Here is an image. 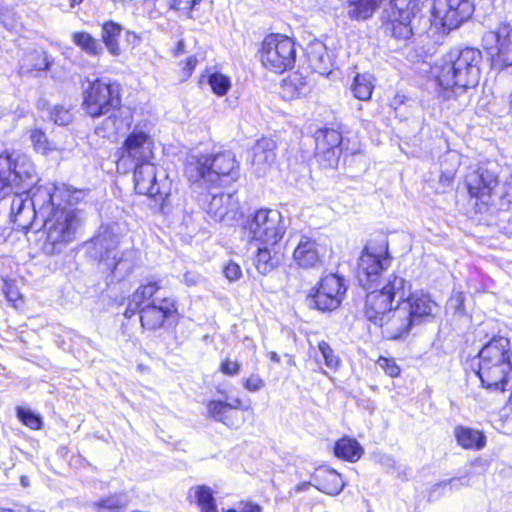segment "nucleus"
<instances>
[{
    "mask_svg": "<svg viewBox=\"0 0 512 512\" xmlns=\"http://www.w3.org/2000/svg\"><path fill=\"white\" fill-rule=\"evenodd\" d=\"M318 349L322 354L325 365L331 370H336L339 367L340 359L335 355L330 345L325 341H321L318 344Z\"/></svg>",
    "mask_w": 512,
    "mask_h": 512,
    "instance_id": "44",
    "label": "nucleus"
},
{
    "mask_svg": "<svg viewBox=\"0 0 512 512\" xmlns=\"http://www.w3.org/2000/svg\"><path fill=\"white\" fill-rule=\"evenodd\" d=\"M128 505L126 494H115L93 504L96 512H122Z\"/></svg>",
    "mask_w": 512,
    "mask_h": 512,
    "instance_id": "39",
    "label": "nucleus"
},
{
    "mask_svg": "<svg viewBox=\"0 0 512 512\" xmlns=\"http://www.w3.org/2000/svg\"><path fill=\"white\" fill-rule=\"evenodd\" d=\"M422 0H391L387 10L392 35L407 40L413 35L412 21L420 11Z\"/></svg>",
    "mask_w": 512,
    "mask_h": 512,
    "instance_id": "14",
    "label": "nucleus"
},
{
    "mask_svg": "<svg viewBox=\"0 0 512 512\" xmlns=\"http://www.w3.org/2000/svg\"><path fill=\"white\" fill-rule=\"evenodd\" d=\"M243 386L249 392H257L265 386V382L259 375L252 374L244 380Z\"/></svg>",
    "mask_w": 512,
    "mask_h": 512,
    "instance_id": "49",
    "label": "nucleus"
},
{
    "mask_svg": "<svg viewBox=\"0 0 512 512\" xmlns=\"http://www.w3.org/2000/svg\"><path fill=\"white\" fill-rule=\"evenodd\" d=\"M228 409H242L246 410L247 407L243 406V402L240 398H228L225 396V400H211L207 404V411L209 415L216 421L227 424L226 412Z\"/></svg>",
    "mask_w": 512,
    "mask_h": 512,
    "instance_id": "31",
    "label": "nucleus"
},
{
    "mask_svg": "<svg viewBox=\"0 0 512 512\" xmlns=\"http://www.w3.org/2000/svg\"><path fill=\"white\" fill-rule=\"evenodd\" d=\"M498 183L496 165L492 163L480 165L476 170L469 172L465 178L470 197L482 204H488Z\"/></svg>",
    "mask_w": 512,
    "mask_h": 512,
    "instance_id": "15",
    "label": "nucleus"
},
{
    "mask_svg": "<svg viewBox=\"0 0 512 512\" xmlns=\"http://www.w3.org/2000/svg\"><path fill=\"white\" fill-rule=\"evenodd\" d=\"M456 301H457L456 309L458 311H462L463 305H464V296L461 293H458L456 296Z\"/></svg>",
    "mask_w": 512,
    "mask_h": 512,
    "instance_id": "58",
    "label": "nucleus"
},
{
    "mask_svg": "<svg viewBox=\"0 0 512 512\" xmlns=\"http://www.w3.org/2000/svg\"><path fill=\"white\" fill-rule=\"evenodd\" d=\"M293 259L302 268H314L320 263V250L318 243L302 235L293 252Z\"/></svg>",
    "mask_w": 512,
    "mask_h": 512,
    "instance_id": "25",
    "label": "nucleus"
},
{
    "mask_svg": "<svg viewBox=\"0 0 512 512\" xmlns=\"http://www.w3.org/2000/svg\"><path fill=\"white\" fill-rule=\"evenodd\" d=\"M72 41L82 52L91 57H98L103 53V47L99 40L88 32L80 31L73 33Z\"/></svg>",
    "mask_w": 512,
    "mask_h": 512,
    "instance_id": "37",
    "label": "nucleus"
},
{
    "mask_svg": "<svg viewBox=\"0 0 512 512\" xmlns=\"http://www.w3.org/2000/svg\"><path fill=\"white\" fill-rule=\"evenodd\" d=\"M390 264L386 246H366L359 257L357 278L364 289H372L366 295L364 313L374 324L381 321L394 308L393 303L398 304L412 288L408 280L395 274L380 280L381 272Z\"/></svg>",
    "mask_w": 512,
    "mask_h": 512,
    "instance_id": "1",
    "label": "nucleus"
},
{
    "mask_svg": "<svg viewBox=\"0 0 512 512\" xmlns=\"http://www.w3.org/2000/svg\"><path fill=\"white\" fill-rule=\"evenodd\" d=\"M30 139H31L36 151L44 154L48 150H51V147L49 146V142L46 138V135L41 130H38V129L32 130L31 134H30Z\"/></svg>",
    "mask_w": 512,
    "mask_h": 512,
    "instance_id": "45",
    "label": "nucleus"
},
{
    "mask_svg": "<svg viewBox=\"0 0 512 512\" xmlns=\"http://www.w3.org/2000/svg\"><path fill=\"white\" fill-rule=\"evenodd\" d=\"M297 49L293 39L282 34L266 36L259 49L262 66L276 74H281L294 67Z\"/></svg>",
    "mask_w": 512,
    "mask_h": 512,
    "instance_id": "10",
    "label": "nucleus"
},
{
    "mask_svg": "<svg viewBox=\"0 0 512 512\" xmlns=\"http://www.w3.org/2000/svg\"><path fill=\"white\" fill-rule=\"evenodd\" d=\"M183 48H184V43L183 41H179L178 44H177V48L174 52V55L175 56H179L180 54L183 53Z\"/></svg>",
    "mask_w": 512,
    "mask_h": 512,
    "instance_id": "59",
    "label": "nucleus"
},
{
    "mask_svg": "<svg viewBox=\"0 0 512 512\" xmlns=\"http://www.w3.org/2000/svg\"><path fill=\"white\" fill-rule=\"evenodd\" d=\"M36 178L34 164L27 155L18 151L0 154V198L30 186Z\"/></svg>",
    "mask_w": 512,
    "mask_h": 512,
    "instance_id": "6",
    "label": "nucleus"
},
{
    "mask_svg": "<svg viewBox=\"0 0 512 512\" xmlns=\"http://www.w3.org/2000/svg\"><path fill=\"white\" fill-rule=\"evenodd\" d=\"M208 215L215 221L234 220L239 211L238 199L233 194L213 195L206 209Z\"/></svg>",
    "mask_w": 512,
    "mask_h": 512,
    "instance_id": "24",
    "label": "nucleus"
},
{
    "mask_svg": "<svg viewBox=\"0 0 512 512\" xmlns=\"http://www.w3.org/2000/svg\"><path fill=\"white\" fill-rule=\"evenodd\" d=\"M269 356H270V360L273 362L278 363L280 361V358L276 352H270Z\"/></svg>",
    "mask_w": 512,
    "mask_h": 512,
    "instance_id": "61",
    "label": "nucleus"
},
{
    "mask_svg": "<svg viewBox=\"0 0 512 512\" xmlns=\"http://www.w3.org/2000/svg\"><path fill=\"white\" fill-rule=\"evenodd\" d=\"M241 364L229 358L224 359L220 364V372L227 376H236L240 373Z\"/></svg>",
    "mask_w": 512,
    "mask_h": 512,
    "instance_id": "47",
    "label": "nucleus"
},
{
    "mask_svg": "<svg viewBox=\"0 0 512 512\" xmlns=\"http://www.w3.org/2000/svg\"><path fill=\"white\" fill-rule=\"evenodd\" d=\"M121 32V25L113 21H107L102 26V41L108 52L114 57L121 54V48L119 45Z\"/></svg>",
    "mask_w": 512,
    "mask_h": 512,
    "instance_id": "33",
    "label": "nucleus"
},
{
    "mask_svg": "<svg viewBox=\"0 0 512 512\" xmlns=\"http://www.w3.org/2000/svg\"><path fill=\"white\" fill-rule=\"evenodd\" d=\"M274 246L258 245L254 264L259 273L266 275L274 270L278 264L276 253H273Z\"/></svg>",
    "mask_w": 512,
    "mask_h": 512,
    "instance_id": "35",
    "label": "nucleus"
},
{
    "mask_svg": "<svg viewBox=\"0 0 512 512\" xmlns=\"http://www.w3.org/2000/svg\"><path fill=\"white\" fill-rule=\"evenodd\" d=\"M200 279H201L200 275H198L197 273H193V272H186L183 276V282L187 286L197 285L200 282Z\"/></svg>",
    "mask_w": 512,
    "mask_h": 512,
    "instance_id": "54",
    "label": "nucleus"
},
{
    "mask_svg": "<svg viewBox=\"0 0 512 512\" xmlns=\"http://www.w3.org/2000/svg\"><path fill=\"white\" fill-rule=\"evenodd\" d=\"M382 333L389 339H399L407 334L412 326L416 325L404 306L399 302L393 309L384 315L381 321H377Z\"/></svg>",
    "mask_w": 512,
    "mask_h": 512,
    "instance_id": "21",
    "label": "nucleus"
},
{
    "mask_svg": "<svg viewBox=\"0 0 512 512\" xmlns=\"http://www.w3.org/2000/svg\"><path fill=\"white\" fill-rule=\"evenodd\" d=\"M401 304L406 308L407 312L411 314V319L417 325L422 321L433 316L437 304L431 299L430 295L423 291L411 292L400 299Z\"/></svg>",
    "mask_w": 512,
    "mask_h": 512,
    "instance_id": "23",
    "label": "nucleus"
},
{
    "mask_svg": "<svg viewBox=\"0 0 512 512\" xmlns=\"http://www.w3.org/2000/svg\"><path fill=\"white\" fill-rule=\"evenodd\" d=\"M50 66L48 55L42 50H33L24 55L21 61L20 70L23 73L33 71H44Z\"/></svg>",
    "mask_w": 512,
    "mask_h": 512,
    "instance_id": "36",
    "label": "nucleus"
},
{
    "mask_svg": "<svg viewBox=\"0 0 512 512\" xmlns=\"http://www.w3.org/2000/svg\"><path fill=\"white\" fill-rule=\"evenodd\" d=\"M288 219L277 209L261 208L247 217L243 231L250 243L275 246L284 237Z\"/></svg>",
    "mask_w": 512,
    "mask_h": 512,
    "instance_id": "5",
    "label": "nucleus"
},
{
    "mask_svg": "<svg viewBox=\"0 0 512 512\" xmlns=\"http://www.w3.org/2000/svg\"><path fill=\"white\" fill-rule=\"evenodd\" d=\"M194 497L202 512H216L213 491L206 486H198L194 490Z\"/></svg>",
    "mask_w": 512,
    "mask_h": 512,
    "instance_id": "41",
    "label": "nucleus"
},
{
    "mask_svg": "<svg viewBox=\"0 0 512 512\" xmlns=\"http://www.w3.org/2000/svg\"><path fill=\"white\" fill-rule=\"evenodd\" d=\"M118 243V236L109 227H101L92 240V253L99 256L100 261L106 264L115 279L122 280L133 270L134 252H119Z\"/></svg>",
    "mask_w": 512,
    "mask_h": 512,
    "instance_id": "7",
    "label": "nucleus"
},
{
    "mask_svg": "<svg viewBox=\"0 0 512 512\" xmlns=\"http://www.w3.org/2000/svg\"><path fill=\"white\" fill-rule=\"evenodd\" d=\"M307 58L311 68L321 75L328 74L331 60L325 44L319 40L312 41L307 46Z\"/></svg>",
    "mask_w": 512,
    "mask_h": 512,
    "instance_id": "29",
    "label": "nucleus"
},
{
    "mask_svg": "<svg viewBox=\"0 0 512 512\" xmlns=\"http://www.w3.org/2000/svg\"><path fill=\"white\" fill-rule=\"evenodd\" d=\"M377 365L385 372L386 375L392 378L400 376L401 370L394 359L379 357Z\"/></svg>",
    "mask_w": 512,
    "mask_h": 512,
    "instance_id": "46",
    "label": "nucleus"
},
{
    "mask_svg": "<svg viewBox=\"0 0 512 512\" xmlns=\"http://www.w3.org/2000/svg\"><path fill=\"white\" fill-rule=\"evenodd\" d=\"M346 289L345 280L341 276L336 274L324 276L314 296L317 308L322 311L338 308Z\"/></svg>",
    "mask_w": 512,
    "mask_h": 512,
    "instance_id": "19",
    "label": "nucleus"
},
{
    "mask_svg": "<svg viewBox=\"0 0 512 512\" xmlns=\"http://www.w3.org/2000/svg\"><path fill=\"white\" fill-rule=\"evenodd\" d=\"M176 312L177 306L173 298H155L140 309L141 325L145 329L156 330Z\"/></svg>",
    "mask_w": 512,
    "mask_h": 512,
    "instance_id": "20",
    "label": "nucleus"
},
{
    "mask_svg": "<svg viewBox=\"0 0 512 512\" xmlns=\"http://www.w3.org/2000/svg\"><path fill=\"white\" fill-rule=\"evenodd\" d=\"M276 143L270 138L258 140L252 148V165L259 171H264L276 158Z\"/></svg>",
    "mask_w": 512,
    "mask_h": 512,
    "instance_id": "28",
    "label": "nucleus"
},
{
    "mask_svg": "<svg viewBox=\"0 0 512 512\" xmlns=\"http://www.w3.org/2000/svg\"><path fill=\"white\" fill-rule=\"evenodd\" d=\"M374 89V79L368 73L356 74L351 84V91L355 98L361 101H368Z\"/></svg>",
    "mask_w": 512,
    "mask_h": 512,
    "instance_id": "38",
    "label": "nucleus"
},
{
    "mask_svg": "<svg viewBox=\"0 0 512 512\" xmlns=\"http://www.w3.org/2000/svg\"><path fill=\"white\" fill-rule=\"evenodd\" d=\"M463 484V479H451L448 482H444L443 486H450L451 488H458L460 485Z\"/></svg>",
    "mask_w": 512,
    "mask_h": 512,
    "instance_id": "57",
    "label": "nucleus"
},
{
    "mask_svg": "<svg viewBox=\"0 0 512 512\" xmlns=\"http://www.w3.org/2000/svg\"><path fill=\"white\" fill-rule=\"evenodd\" d=\"M197 58L195 56H190L188 57L184 64H183V73L186 77H189L191 76V74L193 73L196 65H197Z\"/></svg>",
    "mask_w": 512,
    "mask_h": 512,
    "instance_id": "53",
    "label": "nucleus"
},
{
    "mask_svg": "<svg viewBox=\"0 0 512 512\" xmlns=\"http://www.w3.org/2000/svg\"><path fill=\"white\" fill-rule=\"evenodd\" d=\"M30 203L36 212V217L44 220L50 216L57 207H61L59 200L64 199L69 204L72 203L69 191L64 187H57L55 185L39 186L34 190L28 192Z\"/></svg>",
    "mask_w": 512,
    "mask_h": 512,
    "instance_id": "18",
    "label": "nucleus"
},
{
    "mask_svg": "<svg viewBox=\"0 0 512 512\" xmlns=\"http://www.w3.org/2000/svg\"><path fill=\"white\" fill-rule=\"evenodd\" d=\"M134 187L138 194L160 201L161 211H165L171 193L172 182L166 171L150 161L133 168Z\"/></svg>",
    "mask_w": 512,
    "mask_h": 512,
    "instance_id": "9",
    "label": "nucleus"
},
{
    "mask_svg": "<svg viewBox=\"0 0 512 512\" xmlns=\"http://www.w3.org/2000/svg\"><path fill=\"white\" fill-rule=\"evenodd\" d=\"M224 275L230 281H237L242 276V270L240 266L235 262H229L224 267Z\"/></svg>",
    "mask_w": 512,
    "mask_h": 512,
    "instance_id": "51",
    "label": "nucleus"
},
{
    "mask_svg": "<svg viewBox=\"0 0 512 512\" xmlns=\"http://www.w3.org/2000/svg\"><path fill=\"white\" fill-rule=\"evenodd\" d=\"M208 83L212 91L218 96H224L231 88V80L222 73H212L209 75Z\"/></svg>",
    "mask_w": 512,
    "mask_h": 512,
    "instance_id": "42",
    "label": "nucleus"
},
{
    "mask_svg": "<svg viewBox=\"0 0 512 512\" xmlns=\"http://www.w3.org/2000/svg\"><path fill=\"white\" fill-rule=\"evenodd\" d=\"M160 289V281H148L146 284L140 285L131 296L132 304L143 307Z\"/></svg>",
    "mask_w": 512,
    "mask_h": 512,
    "instance_id": "40",
    "label": "nucleus"
},
{
    "mask_svg": "<svg viewBox=\"0 0 512 512\" xmlns=\"http://www.w3.org/2000/svg\"><path fill=\"white\" fill-rule=\"evenodd\" d=\"M21 483H22L23 486H27L28 485L27 484V477H22L21 478Z\"/></svg>",
    "mask_w": 512,
    "mask_h": 512,
    "instance_id": "63",
    "label": "nucleus"
},
{
    "mask_svg": "<svg viewBox=\"0 0 512 512\" xmlns=\"http://www.w3.org/2000/svg\"><path fill=\"white\" fill-rule=\"evenodd\" d=\"M121 100L118 85L103 79L89 82L84 91L83 106L88 115L93 118L109 113L120 106Z\"/></svg>",
    "mask_w": 512,
    "mask_h": 512,
    "instance_id": "11",
    "label": "nucleus"
},
{
    "mask_svg": "<svg viewBox=\"0 0 512 512\" xmlns=\"http://www.w3.org/2000/svg\"><path fill=\"white\" fill-rule=\"evenodd\" d=\"M471 0H434L432 14L448 30L458 28L473 14Z\"/></svg>",
    "mask_w": 512,
    "mask_h": 512,
    "instance_id": "16",
    "label": "nucleus"
},
{
    "mask_svg": "<svg viewBox=\"0 0 512 512\" xmlns=\"http://www.w3.org/2000/svg\"><path fill=\"white\" fill-rule=\"evenodd\" d=\"M51 118L58 125H66L71 121V114L62 107H55L51 112Z\"/></svg>",
    "mask_w": 512,
    "mask_h": 512,
    "instance_id": "50",
    "label": "nucleus"
},
{
    "mask_svg": "<svg viewBox=\"0 0 512 512\" xmlns=\"http://www.w3.org/2000/svg\"><path fill=\"white\" fill-rule=\"evenodd\" d=\"M453 434L457 444L465 450L480 451L486 446V436L480 430L458 425Z\"/></svg>",
    "mask_w": 512,
    "mask_h": 512,
    "instance_id": "27",
    "label": "nucleus"
},
{
    "mask_svg": "<svg viewBox=\"0 0 512 512\" xmlns=\"http://www.w3.org/2000/svg\"><path fill=\"white\" fill-rule=\"evenodd\" d=\"M142 308L141 305H135V304H132V298L130 299V302L128 304V307L127 309L125 310L124 312V316L126 318H131L137 311L140 312V309Z\"/></svg>",
    "mask_w": 512,
    "mask_h": 512,
    "instance_id": "55",
    "label": "nucleus"
},
{
    "mask_svg": "<svg viewBox=\"0 0 512 512\" xmlns=\"http://www.w3.org/2000/svg\"><path fill=\"white\" fill-rule=\"evenodd\" d=\"M310 84L300 73H293L284 79L281 85V95L285 100H293L310 92Z\"/></svg>",
    "mask_w": 512,
    "mask_h": 512,
    "instance_id": "30",
    "label": "nucleus"
},
{
    "mask_svg": "<svg viewBox=\"0 0 512 512\" xmlns=\"http://www.w3.org/2000/svg\"><path fill=\"white\" fill-rule=\"evenodd\" d=\"M481 58L479 50L465 48L451 51L437 61L431 74L438 85V97L449 101L462 95L467 88L475 87L480 78Z\"/></svg>",
    "mask_w": 512,
    "mask_h": 512,
    "instance_id": "2",
    "label": "nucleus"
},
{
    "mask_svg": "<svg viewBox=\"0 0 512 512\" xmlns=\"http://www.w3.org/2000/svg\"><path fill=\"white\" fill-rule=\"evenodd\" d=\"M42 221L46 232L44 249L51 254L61 252L72 243L80 226L78 213L67 207H57Z\"/></svg>",
    "mask_w": 512,
    "mask_h": 512,
    "instance_id": "8",
    "label": "nucleus"
},
{
    "mask_svg": "<svg viewBox=\"0 0 512 512\" xmlns=\"http://www.w3.org/2000/svg\"><path fill=\"white\" fill-rule=\"evenodd\" d=\"M483 47L494 69L512 67V25L501 22L495 29L487 31L483 35Z\"/></svg>",
    "mask_w": 512,
    "mask_h": 512,
    "instance_id": "12",
    "label": "nucleus"
},
{
    "mask_svg": "<svg viewBox=\"0 0 512 512\" xmlns=\"http://www.w3.org/2000/svg\"><path fill=\"white\" fill-rule=\"evenodd\" d=\"M17 416L24 425L31 429L38 430L42 426L41 417L30 409L19 407L17 409Z\"/></svg>",
    "mask_w": 512,
    "mask_h": 512,
    "instance_id": "43",
    "label": "nucleus"
},
{
    "mask_svg": "<svg viewBox=\"0 0 512 512\" xmlns=\"http://www.w3.org/2000/svg\"><path fill=\"white\" fill-rule=\"evenodd\" d=\"M313 480L315 482L314 486L319 491L330 496L340 494L345 487L342 476L335 470L327 467L316 469Z\"/></svg>",
    "mask_w": 512,
    "mask_h": 512,
    "instance_id": "26",
    "label": "nucleus"
},
{
    "mask_svg": "<svg viewBox=\"0 0 512 512\" xmlns=\"http://www.w3.org/2000/svg\"><path fill=\"white\" fill-rule=\"evenodd\" d=\"M511 343L506 337L491 339L479 352L476 374L487 389L509 390Z\"/></svg>",
    "mask_w": 512,
    "mask_h": 512,
    "instance_id": "4",
    "label": "nucleus"
},
{
    "mask_svg": "<svg viewBox=\"0 0 512 512\" xmlns=\"http://www.w3.org/2000/svg\"><path fill=\"white\" fill-rule=\"evenodd\" d=\"M343 152L354 155L360 152V144L356 137L351 139H344Z\"/></svg>",
    "mask_w": 512,
    "mask_h": 512,
    "instance_id": "52",
    "label": "nucleus"
},
{
    "mask_svg": "<svg viewBox=\"0 0 512 512\" xmlns=\"http://www.w3.org/2000/svg\"><path fill=\"white\" fill-rule=\"evenodd\" d=\"M3 292L7 298V300L15 307L18 306V302L21 301V294L18 291V288L10 282H5L3 286Z\"/></svg>",
    "mask_w": 512,
    "mask_h": 512,
    "instance_id": "48",
    "label": "nucleus"
},
{
    "mask_svg": "<svg viewBox=\"0 0 512 512\" xmlns=\"http://www.w3.org/2000/svg\"><path fill=\"white\" fill-rule=\"evenodd\" d=\"M185 175L192 183L219 186L224 181H236L239 165L229 151L217 154H190L185 163Z\"/></svg>",
    "mask_w": 512,
    "mask_h": 512,
    "instance_id": "3",
    "label": "nucleus"
},
{
    "mask_svg": "<svg viewBox=\"0 0 512 512\" xmlns=\"http://www.w3.org/2000/svg\"><path fill=\"white\" fill-rule=\"evenodd\" d=\"M348 16L354 20L370 18L383 0H347Z\"/></svg>",
    "mask_w": 512,
    "mask_h": 512,
    "instance_id": "34",
    "label": "nucleus"
},
{
    "mask_svg": "<svg viewBox=\"0 0 512 512\" xmlns=\"http://www.w3.org/2000/svg\"><path fill=\"white\" fill-rule=\"evenodd\" d=\"M316 158L323 168H335L344 149V138L335 129H323L316 133Z\"/></svg>",
    "mask_w": 512,
    "mask_h": 512,
    "instance_id": "17",
    "label": "nucleus"
},
{
    "mask_svg": "<svg viewBox=\"0 0 512 512\" xmlns=\"http://www.w3.org/2000/svg\"><path fill=\"white\" fill-rule=\"evenodd\" d=\"M242 512H261V508L256 504L247 503L243 506Z\"/></svg>",
    "mask_w": 512,
    "mask_h": 512,
    "instance_id": "56",
    "label": "nucleus"
},
{
    "mask_svg": "<svg viewBox=\"0 0 512 512\" xmlns=\"http://www.w3.org/2000/svg\"><path fill=\"white\" fill-rule=\"evenodd\" d=\"M510 108L512 110V92H511V95H510Z\"/></svg>",
    "mask_w": 512,
    "mask_h": 512,
    "instance_id": "64",
    "label": "nucleus"
},
{
    "mask_svg": "<svg viewBox=\"0 0 512 512\" xmlns=\"http://www.w3.org/2000/svg\"><path fill=\"white\" fill-rule=\"evenodd\" d=\"M335 455L338 458L349 462H357L364 453L362 446L357 440L350 437H343L335 444Z\"/></svg>",
    "mask_w": 512,
    "mask_h": 512,
    "instance_id": "32",
    "label": "nucleus"
},
{
    "mask_svg": "<svg viewBox=\"0 0 512 512\" xmlns=\"http://www.w3.org/2000/svg\"><path fill=\"white\" fill-rule=\"evenodd\" d=\"M71 1V6H75L77 4H80L83 0H70Z\"/></svg>",
    "mask_w": 512,
    "mask_h": 512,
    "instance_id": "62",
    "label": "nucleus"
},
{
    "mask_svg": "<svg viewBox=\"0 0 512 512\" xmlns=\"http://www.w3.org/2000/svg\"><path fill=\"white\" fill-rule=\"evenodd\" d=\"M28 187L25 186L21 190L10 192L14 195L11 202L10 216L18 228L23 230H28L37 219L36 212L30 203Z\"/></svg>",
    "mask_w": 512,
    "mask_h": 512,
    "instance_id": "22",
    "label": "nucleus"
},
{
    "mask_svg": "<svg viewBox=\"0 0 512 512\" xmlns=\"http://www.w3.org/2000/svg\"><path fill=\"white\" fill-rule=\"evenodd\" d=\"M310 485H311V484H310L309 482L302 483V484L297 485V486L295 487V490H296L297 492H299V491H303V490L307 489V487H308V486H310Z\"/></svg>",
    "mask_w": 512,
    "mask_h": 512,
    "instance_id": "60",
    "label": "nucleus"
},
{
    "mask_svg": "<svg viewBox=\"0 0 512 512\" xmlns=\"http://www.w3.org/2000/svg\"><path fill=\"white\" fill-rule=\"evenodd\" d=\"M155 143L152 137L142 130H133L125 139L118 160V167L128 163L134 167L155 160Z\"/></svg>",
    "mask_w": 512,
    "mask_h": 512,
    "instance_id": "13",
    "label": "nucleus"
}]
</instances>
